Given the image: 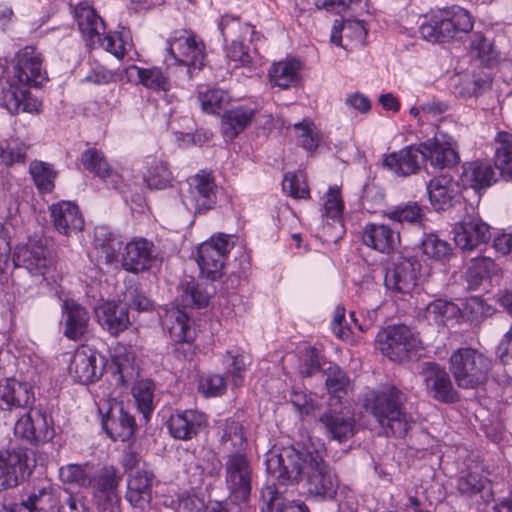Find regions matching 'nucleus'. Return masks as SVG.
Listing matches in <instances>:
<instances>
[{
  "mask_svg": "<svg viewBox=\"0 0 512 512\" xmlns=\"http://www.w3.org/2000/svg\"><path fill=\"white\" fill-rule=\"evenodd\" d=\"M97 354L89 348L77 349L69 366L72 378L80 384L95 382L103 373L97 366Z\"/></svg>",
  "mask_w": 512,
  "mask_h": 512,
  "instance_id": "obj_26",
  "label": "nucleus"
},
{
  "mask_svg": "<svg viewBox=\"0 0 512 512\" xmlns=\"http://www.w3.org/2000/svg\"><path fill=\"white\" fill-rule=\"evenodd\" d=\"M458 490L462 495L468 497L479 494L480 498L487 502L492 496L490 482L476 473H468L458 480Z\"/></svg>",
  "mask_w": 512,
  "mask_h": 512,
  "instance_id": "obj_44",
  "label": "nucleus"
},
{
  "mask_svg": "<svg viewBox=\"0 0 512 512\" xmlns=\"http://www.w3.org/2000/svg\"><path fill=\"white\" fill-rule=\"evenodd\" d=\"M498 266L490 257L472 258L467 270V280L472 287H478L485 280L496 274Z\"/></svg>",
  "mask_w": 512,
  "mask_h": 512,
  "instance_id": "obj_45",
  "label": "nucleus"
},
{
  "mask_svg": "<svg viewBox=\"0 0 512 512\" xmlns=\"http://www.w3.org/2000/svg\"><path fill=\"white\" fill-rule=\"evenodd\" d=\"M172 180L168 164L159 160H154L150 164L144 176V181L150 189H165L171 186Z\"/></svg>",
  "mask_w": 512,
  "mask_h": 512,
  "instance_id": "obj_52",
  "label": "nucleus"
},
{
  "mask_svg": "<svg viewBox=\"0 0 512 512\" xmlns=\"http://www.w3.org/2000/svg\"><path fill=\"white\" fill-rule=\"evenodd\" d=\"M474 20L470 12L460 6L433 14L419 26L421 37L430 43H443L451 39H461L472 31Z\"/></svg>",
  "mask_w": 512,
  "mask_h": 512,
  "instance_id": "obj_3",
  "label": "nucleus"
},
{
  "mask_svg": "<svg viewBox=\"0 0 512 512\" xmlns=\"http://www.w3.org/2000/svg\"><path fill=\"white\" fill-rule=\"evenodd\" d=\"M390 220L398 223H408L414 225H423L426 220L424 208L417 202H408L404 205H398L385 214Z\"/></svg>",
  "mask_w": 512,
  "mask_h": 512,
  "instance_id": "obj_49",
  "label": "nucleus"
},
{
  "mask_svg": "<svg viewBox=\"0 0 512 512\" xmlns=\"http://www.w3.org/2000/svg\"><path fill=\"white\" fill-rule=\"evenodd\" d=\"M102 424L107 434L114 440L127 441L134 435L136 429L134 416L122 406L111 408Z\"/></svg>",
  "mask_w": 512,
  "mask_h": 512,
  "instance_id": "obj_34",
  "label": "nucleus"
},
{
  "mask_svg": "<svg viewBox=\"0 0 512 512\" xmlns=\"http://www.w3.org/2000/svg\"><path fill=\"white\" fill-rule=\"evenodd\" d=\"M418 373L429 397L441 403L458 401L459 396L454 389L450 375L440 364L424 361L419 364Z\"/></svg>",
  "mask_w": 512,
  "mask_h": 512,
  "instance_id": "obj_12",
  "label": "nucleus"
},
{
  "mask_svg": "<svg viewBox=\"0 0 512 512\" xmlns=\"http://www.w3.org/2000/svg\"><path fill=\"white\" fill-rule=\"evenodd\" d=\"M424 148L410 145L397 152L387 154L383 158V167L399 177H407L420 171L425 163Z\"/></svg>",
  "mask_w": 512,
  "mask_h": 512,
  "instance_id": "obj_22",
  "label": "nucleus"
},
{
  "mask_svg": "<svg viewBox=\"0 0 512 512\" xmlns=\"http://www.w3.org/2000/svg\"><path fill=\"white\" fill-rule=\"evenodd\" d=\"M283 191L295 199H308L309 188L302 172L288 173L282 183Z\"/></svg>",
  "mask_w": 512,
  "mask_h": 512,
  "instance_id": "obj_61",
  "label": "nucleus"
},
{
  "mask_svg": "<svg viewBox=\"0 0 512 512\" xmlns=\"http://www.w3.org/2000/svg\"><path fill=\"white\" fill-rule=\"evenodd\" d=\"M128 71H135L139 83L148 89L167 92L171 88L169 77L160 67L141 68L132 65Z\"/></svg>",
  "mask_w": 512,
  "mask_h": 512,
  "instance_id": "obj_42",
  "label": "nucleus"
},
{
  "mask_svg": "<svg viewBox=\"0 0 512 512\" xmlns=\"http://www.w3.org/2000/svg\"><path fill=\"white\" fill-rule=\"evenodd\" d=\"M120 482L121 475L113 466H104L91 471L87 488L92 490V496L100 510L114 512L120 502L118 495Z\"/></svg>",
  "mask_w": 512,
  "mask_h": 512,
  "instance_id": "obj_10",
  "label": "nucleus"
},
{
  "mask_svg": "<svg viewBox=\"0 0 512 512\" xmlns=\"http://www.w3.org/2000/svg\"><path fill=\"white\" fill-rule=\"evenodd\" d=\"M313 449H298L295 446L274 448L266 455L267 484L278 489L298 484L308 470Z\"/></svg>",
  "mask_w": 512,
  "mask_h": 512,
  "instance_id": "obj_2",
  "label": "nucleus"
},
{
  "mask_svg": "<svg viewBox=\"0 0 512 512\" xmlns=\"http://www.w3.org/2000/svg\"><path fill=\"white\" fill-rule=\"evenodd\" d=\"M226 389V379L220 374L207 375L199 383V391L205 397H219L226 392Z\"/></svg>",
  "mask_w": 512,
  "mask_h": 512,
  "instance_id": "obj_63",
  "label": "nucleus"
},
{
  "mask_svg": "<svg viewBox=\"0 0 512 512\" xmlns=\"http://www.w3.org/2000/svg\"><path fill=\"white\" fill-rule=\"evenodd\" d=\"M226 57L230 62L235 63V68L245 67L249 70L254 68V52L242 40L233 39L226 46Z\"/></svg>",
  "mask_w": 512,
  "mask_h": 512,
  "instance_id": "obj_56",
  "label": "nucleus"
},
{
  "mask_svg": "<svg viewBox=\"0 0 512 512\" xmlns=\"http://www.w3.org/2000/svg\"><path fill=\"white\" fill-rule=\"evenodd\" d=\"M61 307L64 319V336L75 341L81 339L88 331L90 319L88 311L72 299L63 301Z\"/></svg>",
  "mask_w": 512,
  "mask_h": 512,
  "instance_id": "obj_28",
  "label": "nucleus"
},
{
  "mask_svg": "<svg viewBox=\"0 0 512 512\" xmlns=\"http://www.w3.org/2000/svg\"><path fill=\"white\" fill-rule=\"evenodd\" d=\"M420 249L424 255L436 260L447 259L452 254L450 244L433 233L424 235L420 243Z\"/></svg>",
  "mask_w": 512,
  "mask_h": 512,
  "instance_id": "obj_55",
  "label": "nucleus"
},
{
  "mask_svg": "<svg viewBox=\"0 0 512 512\" xmlns=\"http://www.w3.org/2000/svg\"><path fill=\"white\" fill-rule=\"evenodd\" d=\"M318 422L326 437L339 443L346 442L355 434V419L348 408L342 403L329 405L320 415Z\"/></svg>",
  "mask_w": 512,
  "mask_h": 512,
  "instance_id": "obj_16",
  "label": "nucleus"
},
{
  "mask_svg": "<svg viewBox=\"0 0 512 512\" xmlns=\"http://www.w3.org/2000/svg\"><path fill=\"white\" fill-rule=\"evenodd\" d=\"M214 292L212 285L197 283L191 279L180 286V303L184 307L203 308L209 304Z\"/></svg>",
  "mask_w": 512,
  "mask_h": 512,
  "instance_id": "obj_39",
  "label": "nucleus"
},
{
  "mask_svg": "<svg viewBox=\"0 0 512 512\" xmlns=\"http://www.w3.org/2000/svg\"><path fill=\"white\" fill-rule=\"evenodd\" d=\"M27 461L22 448L0 451V491L17 486L30 474Z\"/></svg>",
  "mask_w": 512,
  "mask_h": 512,
  "instance_id": "obj_21",
  "label": "nucleus"
},
{
  "mask_svg": "<svg viewBox=\"0 0 512 512\" xmlns=\"http://www.w3.org/2000/svg\"><path fill=\"white\" fill-rule=\"evenodd\" d=\"M460 179L464 187L479 190L495 183L496 173L489 163L473 161L463 164Z\"/></svg>",
  "mask_w": 512,
  "mask_h": 512,
  "instance_id": "obj_35",
  "label": "nucleus"
},
{
  "mask_svg": "<svg viewBox=\"0 0 512 512\" xmlns=\"http://www.w3.org/2000/svg\"><path fill=\"white\" fill-rule=\"evenodd\" d=\"M35 396L32 386L27 382L7 379L0 383V409L12 411L14 409H32Z\"/></svg>",
  "mask_w": 512,
  "mask_h": 512,
  "instance_id": "obj_24",
  "label": "nucleus"
},
{
  "mask_svg": "<svg viewBox=\"0 0 512 512\" xmlns=\"http://www.w3.org/2000/svg\"><path fill=\"white\" fill-rule=\"evenodd\" d=\"M426 189L430 203L437 211H445L460 200L459 185L448 175L432 178Z\"/></svg>",
  "mask_w": 512,
  "mask_h": 512,
  "instance_id": "obj_25",
  "label": "nucleus"
},
{
  "mask_svg": "<svg viewBox=\"0 0 512 512\" xmlns=\"http://www.w3.org/2000/svg\"><path fill=\"white\" fill-rule=\"evenodd\" d=\"M296 137L298 143L307 151H314L317 149L320 142L319 131L314 123L310 120L304 119L301 122L294 124Z\"/></svg>",
  "mask_w": 512,
  "mask_h": 512,
  "instance_id": "obj_59",
  "label": "nucleus"
},
{
  "mask_svg": "<svg viewBox=\"0 0 512 512\" xmlns=\"http://www.w3.org/2000/svg\"><path fill=\"white\" fill-rule=\"evenodd\" d=\"M221 442L226 448L231 446L236 452L240 453L246 444L242 424L235 419L226 420L223 427Z\"/></svg>",
  "mask_w": 512,
  "mask_h": 512,
  "instance_id": "obj_58",
  "label": "nucleus"
},
{
  "mask_svg": "<svg viewBox=\"0 0 512 512\" xmlns=\"http://www.w3.org/2000/svg\"><path fill=\"white\" fill-rule=\"evenodd\" d=\"M285 489L266 484L260 492L261 512H309L307 505L298 501H286Z\"/></svg>",
  "mask_w": 512,
  "mask_h": 512,
  "instance_id": "obj_32",
  "label": "nucleus"
},
{
  "mask_svg": "<svg viewBox=\"0 0 512 512\" xmlns=\"http://www.w3.org/2000/svg\"><path fill=\"white\" fill-rule=\"evenodd\" d=\"M450 372L462 389H476L488 379L492 362L483 353L470 347L459 348L449 359Z\"/></svg>",
  "mask_w": 512,
  "mask_h": 512,
  "instance_id": "obj_4",
  "label": "nucleus"
},
{
  "mask_svg": "<svg viewBox=\"0 0 512 512\" xmlns=\"http://www.w3.org/2000/svg\"><path fill=\"white\" fill-rule=\"evenodd\" d=\"M14 78L18 83L28 87L40 86L46 79L43 70L42 55L32 46H26L19 50L14 58Z\"/></svg>",
  "mask_w": 512,
  "mask_h": 512,
  "instance_id": "obj_20",
  "label": "nucleus"
},
{
  "mask_svg": "<svg viewBox=\"0 0 512 512\" xmlns=\"http://www.w3.org/2000/svg\"><path fill=\"white\" fill-rule=\"evenodd\" d=\"M75 19L87 46L102 47L118 59L125 55V42L120 35L105 34V24L91 6L80 3L75 7Z\"/></svg>",
  "mask_w": 512,
  "mask_h": 512,
  "instance_id": "obj_5",
  "label": "nucleus"
},
{
  "mask_svg": "<svg viewBox=\"0 0 512 512\" xmlns=\"http://www.w3.org/2000/svg\"><path fill=\"white\" fill-rule=\"evenodd\" d=\"M258 112L256 104H243L226 110L222 116V132L229 139H235L244 131Z\"/></svg>",
  "mask_w": 512,
  "mask_h": 512,
  "instance_id": "obj_33",
  "label": "nucleus"
},
{
  "mask_svg": "<svg viewBox=\"0 0 512 512\" xmlns=\"http://www.w3.org/2000/svg\"><path fill=\"white\" fill-rule=\"evenodd\" d=\"M98 323L111 335H118L130 324L128 307L122 303L106 302L95 309Z\"/></svg>",
  "mask_w": 512,
  "mask_h": 512,
  "instance_id": "obj_31",
  "label": "nucleus"
},
{
  "mask_svg": "<svg viewBox=\"0 0 512 512\" xmlns=\"http://www.w3.org/2000/svg\"><path fill=\"white\" fill-rule=\"evenodd\" d=\"M91 467L88 463L67 464L59 469V479L63 484L87 488Z\"/></svg>",
  "mask_w": 512,
  "mask_h": 512,
  "instance_id": "obj_53",
  "label": "nucleus"
},
{
  "mask_svg": "<svg viewBox=\"0 0 512 512\" xmlns=\"http://www.w3.org/2000/svg\"><path fill=\"white\" fill-rule=\"evenodd\" d=\"M219 29L225 41L229 38L240 40V38H245L254 33L249 24L241 23L239 18L232 15H225L221 18Z\"/></svg>",
  "mask_w": 512,
  "mask_h": 512,
  "instance_id": "obj_57",
  "label": "nucleus"
},
{
  "mask_svg": "<svg viewBox=\"0 0 512 512\" xmlns=\"http://www.w3.org/2000/svg\"><path fill=\"white\" fill-rule=\"evenodd\" d=\"M28 146L18 140H10L0 145V158L6 166L24 163Z\"/></svg>",
  "mask_w": 512,
  "mask_h": 512,
  "instance_id": "obj_60",
  "label": "nucleus"
},
{
  "mask_svg": "<svg viewBox=\"0 0 512 512\" xmlns=\"http://www.w3.org/2000/svg\"><path fill=\"white\" fill-rule=\"evenodd\" d=\"M490 237L489 225L482 220L473 206L466 209L462 219L453 228L455 245L464 253L486 245Z\"/></svg>",
  "mask_w": 512,
  "mask_h": 512,
  "instance_id": "obj_9",
  "label": "nucleus"
},
{
  "mask_svg": "<svg viewBox=\"0 0 512 512\" xmlns=\"http://www.w3.org/2000/svg\"><path fill=\"white\" fill-rule=\"evenodd\" d=\"M208 425V416L196 409L176 410L166 421L169 435L175 440L196 438Z\"/></svg>",
  "mask_w": 512,
  "mask_h": 512,
  "instance_id": "obj_19",
  "label": "nucleus"
},
{
  "mask_svg": "<svg viewBox=\"0 0 512 512\" xmlns=\"http://www.w3.org/2000/svg\"><path fill=\"white\" fill-rule=\"evenodd\" d=\"M307 494L316 500H333L339 488L334 469L325 462L321 453L313 449L308 470L305 472Z\"/></svg>",
  "mask_w": 512,
  "mask_h": 512,
  "instance_id": "obj_6",
  "label": "nucleus"
},
{
  "mask_svg": "<svg viewBox=\"0 0 512 512\" xmlns=\"http://www.w3.org/2000/svg\"><path fill=\"white\" fill-rule=\"evenodd\" d=\"M420 268V262L414 257H393L385 274L386 288L394 293L410 294L417 284Z\"/></svg>",
  "mask_w": 512,
  "mask_h": 512,
  "instance_id": "obj_14",
  "label": "nucleus"
},
{
  "mask_svg": "<svg viewBox=\"0 0 512 512\" xmlns=\"http://www.w3.org/2000/svg\"><path fill=\"white\" fill-rule=\"evenodd\" d=\"M155 246L146 238L129 241L122 253V267L128 272L139 273L152 267L155 260Z\"/></svg>",
  "mask_w": 512,
  "mask_h": 512,
  "instance_id": "obj_23",
  "label": "nucleus"
},
{
  "mask_svg": "<svg viewBox=\"0 0 512 512\" xmlns=\"http://www.w3.org/2000/svg\"><path fill=\"white\" fill-rule=\"evenodd\" d=\"M167 51L179 63L187 67L189 77L194 70H201L204 66V44L198 41L194 35L185 32L178 37L167 40Z\"/></svg>",
  "mask_w": 512,
  "mask_h": 512,
  "instance_id": "obj_18",
  "label": "nucleus"
},
{
  "mask_svg": "<svg viewBox=\"0 0 512 512\" xmlns=\"http://www.w3.org/2000/svg\"><path fill=\"white\" fill-rule=\"evenodd\" d=\"M188 191L184 195V204L195 214H204L217 204L219 187L211 173L200 171L188 179Z\"/></svg>",
  "mask_w": 512,
  "mask_h": 512,
  "instance_id": "obj_11",
  "label": "nucleus"
},
{
  "mask_svg": "<svg viewBox=\"0 0 512 512\" xmlns=\"http://www.w3.org/2000/svg\"><path fill=\"white\" fill-rule=\"evenodd\" d=\"M15 434L32 444L47 443L55 436L52 416L41 409L32 408L15 423Z\"/></svg>",
  "mask_w": 512,
  "mask_h": 512,
  "instance_id": "obj_13",
  "label": "nucleus"
},
{
  "mask_svg": "<svg viewBox=\"0 0 512 512\" xmlns=\"http://www.w3.org/2000/svg\"><path fill=\"white\" fill-rule=\"evenodd\" d=\"M12 260L15 267L26 269L32 276H44L54 264L51 250L37 240L17 247Z\"/></svg>",
  "mask_w": 512,
  "mask_h": 512,
  "instance_id": "obj_17",
  "label": "nucleus"
},
{
  "mask_svg": "<svg viewBox=\"0 0 512 512\" xmlns=\"http://www.w3.org/2000/svg\"><path fill=\"white\" fill-rule=\"evenodd\" d=\"M51 216L56 230L66 236L80 232L84 220L78 206L70 201H61L50 207Z\"/></svg>",
  "mask_w": 512,
  "mask_h": 512,
  "instance_id": "obj_29",
  "label": "nucleus"
},
{
  "mask_svg": "<svg viewBox=\"0 0 512 512\" xmlns=\"http://www.w3.org/2000/svg\"><path fill=\"white\" fill-rule=\"evenodd\" d=\"M421 147L424 148L425 161H429L435 169L451 168L460 161L458 152L448 142L440 143L429 139L421 143Z\"/></svg>",
  "mask_w": 512,
  "mask_h": 512,
  "instance_id": "obj_36",
  "label": "nucleus"
},
{
  "mask_svg": "<svg viewBox=\"0 0 512 512\" xmlns=\"http://www.w3.org/2000/svg\"><path fill=\"white\" fill-rule=\"evenodd\" d=\"M325 385L329 393V405L342 403V398L347 395L350 386V379L347 374L338 366L330 365L325 369Z\"/></svg>",
  "mask_w": 512,
  "mask_h": 512,
  "instance_id": "obj_40",
  "label": "nucleus"
},
{
  "mask_svg": "<svg viewBox=\"0 0 512 512\" xmlns=\"http://www.w3.org/2000/svg\"><path fill=\"white\" fill-rule=\"evenodd\" d=\"M198 100L205 113L220 114L228 105L229 96L224 90L213 88L199 91Z\"/></svg>",
  "mask_w": 512,
  "mask_h": 512,
  "instance_id": "obj_51",
  "label": "nucleus"
},
{
  "mask_svg": "<svg viewBox=\"0 0 512 512\" xmlns=\"http://www.w3.org/2000/svg\"><path fill=\"white\" fill-rule=\"evenodd\" d=\"M226 484L233 497L247 501L252 489V467L243 453L234 452L225 463Z\"/></svg>",
  "mask_w": 512,
  "mask_h": 512,
  "instance_id": "obj_15",
  "label": "nucleus"
},
{
  "mask_svg": "<svg viewBox=\"0 0 512 512\" xmlns=\"http://www.w3.org/2000/svg\"><path fill=\"white\" fill-rule=\"evenodd\" d=\"M492 79L487 73L473 74L463 79L456 87V93L462 98H478L491 89Z\"/></svg>",
  "mask_w": 512,
  "mask_h": 512,
  "instance_id": "obj_46",
  "label": "nucleus"
},
{
  "mask_svg": "<svg viewBox=\"0 0 512 512\" xmlns=\"http://www.w3.org/2000/svg\"><path fill=\"white\" fill-rule=\"evenodd\" d=\"M232 236L218 234L203 242L197 251V263L201 274L215 281L223 275L225 260L233 249Z\"/></svg>",
  "mask_w": 512,
  "mask_h": 512,
  "instance_id": "obj_8",
  "label": "nucleus"
},
{
  "mask_svg": "<svg viewBox=\"0 0 512 512\" xmlns=\"http://www.w3.org/2000/svg\"><path fill=\"white\" fill-rule=\"evenodd\" d=\"M153 477V473L146 470H138L129 476L125 498L133 507L144 510L150 505Z\"/></svg>",
  "mask_w": 512,
  "mask_h": 512,
  "instance_id": "obj_30",
  "label": "nucleus"
},
{
  "mask_svg": "<svg viewBox=\"0 0 512 512\" xmlns=\"http://www.w3.org/2000/svg\"><path fill=\"white\" fill-rule=\"evenodd\" d=\"M84 168L95 176L117 187L121 181L120 175L107 162L103 152L96 148H88L81 154Z\"/></svg>",
  "mask_w": 512,
  "mask_h": 512,
  "instance_id": "obj_37",
  "label": "nucleus"
},
{
  "mask_svg": "<svg viewBox=\"0 0 512 512\" xmlns=\"http://www.w3.org/2000/svg\"><path fill=\"white\" fill-rule=\"evenodd\" d=\"M407 395L395 385H385L364 397V408L384 430L386 436L404 437L413 424L405 411Z\"/></svg>",
  "mask_w": 512,
  "mask_h": 512,
  "instance_id": "obj_1",
  "label": "nucleus"
},
{
  "mask_svg": "<svg viewBox=\"0 0 512 512\" xmlns=\"http://www.w3.org/2000/svg\"><path fill=\"white\" fill-rule=\"evenodd\" d=\"M154 390L155 384L150 379L140 380L132 388L133 396L139 410L143 413L145 418H148L154 409Z\"/></svg>",
  "mask_w": 512,
  "mask_h": 512,
  "instance_id": "obj_54",
  "label": "nucleus"
},
{
  "mask_svg": "<svg viewBox=\"0 0 512 512\" xmlns=\"http://www.w3.org/2000/svg\"><path fill=\"white\" fill-rule=\"evenodd\" d=\"M341 32H344L346 37L362 41L367 34L364 21L361 20H335L331 31V42L337 46L345 47L342 44Z\"/></svg>",
  "mask_w": 512,
  "mask_h": 512,
  "instance_id": "obj_48",
  "label": "nucleus"
},
{
  "mask_svg": "<svg viewBox=\"0 0 512 512\" xmlns=\"http://www.w3.org/2000/svg\"><path fill=\"white\" fill-rule=\"evenodd\" d=\"M162 324L173 342L195 339V332L191 327L190 318L179 307L169 309L162 319Z\"/></svg>",
  "mask_w": 512,
  "mask_h": 512,
  "instance_id": "obj_38",
  "label": "nucleus"
},
{
  "mask_svg": "<svg viewBox=\"0 0 512 512\" xmlns=\"http://www.w3.org/2000/svg\"><path fill=\"white\" fill-rule=\"evenodd\" d=\"M344 204L342 201L341 193L338 187L329 188L325 196L324 211L325 215L333 221H338L342 218Z\"/></svg>",
  "mask_w": 512,
  "mask_h": 512,
  "instance_id": "obj_64",
  "label": "nucleus"
},
{
  "mask_svg": "<svg viewBox=\"0 0 512 512\" xmlns=\"http://www.w3.org/2000/svg\"><path fill=\"white\" fill-rule=\"evenodd\" d=\"M29 173L40 193H51L53 191L57 172L52 165L34 160L30 163Z\"/></svg>",
  "mask_w": 512,
  "mask_h": 512,
  "instance_id": "obj_47",
  "label": "nucleus"
},
{
  "mask_svg": "<svg viewBox=\"0 0 512 512\" xmlns=\"http://www.w3.org/2000/svg\"><path fill=\"white\" fill-rule=\"evenodd\" d=\"M300 62L295 59H286L273 63L268 71L270 83L273 87L288 89L296 83Z\"/></svg>",
  "mask_w": 512,
  "mask_h": 512,
  "instance_id": "obj_41",
  "label": "nucleus"
},
{
  "mask_svg": "<svg viewBox=\"0 0 512 512\" xmlns=\"http://www.w3.org/2000/svg\"><path fill=\"white\" fill-rule=\"evenodd\" d=\"M379 350L391 361L403 362L412 351L421 347V341L405 325H393L379 331L376 337Z\"/></svg>",
  "mask_w": 512,
  "mask_h": 512,
  "instance_id": "obj_7",
  "label": "nucleus"
},
{
  "mask_svg": "<svg viewBox=\"0 0 512 512\" xmlns=\"http://www.w3.org/2000/svg\"><path fill=\"white\" fill-rule=\"evenodd\" d=\"M470 49L473 55L485 66H493L498 61L499 54L495 50L492 41L481 32H474L472 34Z\"/></svg>",
  "mask_w": 512,
  "mask_h": 512,
  "instance_id": "obj_50",
  "label": "nucleus"
},
{
  "mask_svg": "<svg viewBox=\"0 0 512 512\" xmlns=\"http://www.w3.org/2000/svg\"><path fill=\"white\" fill-rule=\"evenodd\" d=\"M362 241L380 253L389 254L400 243V235L386 224L368 223L363 229Z\"/></svg>",
  "mask_w": 512,
  "mask_h": 512,
  "instance_id": "obj_27",
  "label": "nucleus"
},
{
  "mask_svg": "<svg viewBox=\"0 0 512 512\" xmlns=\"http://www.w3.org/2000/svg\"><path fill=\"white\" fill-rule=\"evenodd\" d=\"M495 166L501 175L512 179V134L501 131L496 137Z\"/></svg>",
  "mask_w": 512,
  "mask_h": 512,
  "instance_id": "obj_43",
  "label": "nucleus"
},
{
  "mask_svg": "<svg viewBox=\"0 0 512 512\" xmlns=\"http://www.w3.org/2000/svg\"><path fill=\"white\" fill-rule=\"evenodd\" d=\"M459 312V308L451 301L437 299L429 303L426 307L428 317H432L437 323H444L446 319L454 318Z\"/></svg>",
  "mask_w": 512,
  "mask_h": 512,
  "instance_id": "obj_62",
  "label": "nucleus"
}]
</instances>
